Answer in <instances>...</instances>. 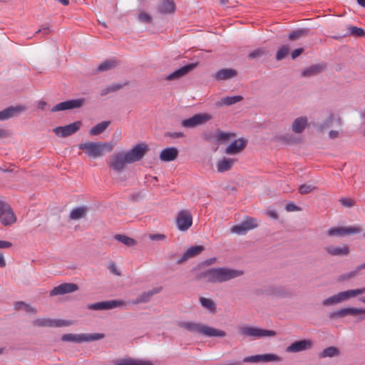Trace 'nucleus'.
Instances as JSON below:
<instances>
[{
	"label": "nucleus",
	"mask_w": 365,
	"mask_h": 365,
	"mask_svg": "<svg viewBox=\"0 0 365 365\" xmlns=\"http://www.w3.org/2000/svg\"><path fill=\"white\" fill-rule=\"evenodd\" d=\"M146 150L145 145L138 144L130 150L115 153L109 164L110 168L120 173L125 169L127 164L141 160L145 155Z\"/></svg>",
	"instance_id": "1"
},
{
	"label": "nucleus",
	"mask_w": 365,
	"mask_h": 365,
	"mask_svg": "<svg viewBox=\"0 0 365 365\" xmlns=\"http://www.w3.org/2000/svg\"><path fill=\"white\" fill-rule=\"evenodd\" d=\"M242 274V270L221 267L208 269L201 274V277L207 282L220 284L237 278Z\"/></svg>",
	"instance_id": "2"
},
{
	"label": "nucleus",
	"mask_w": 365,
	"mask_h": 365,
	"mask_svg": "<svg viewBox=\"0 0 365 365\" xmlns=\"http://www.w3.org/2000/svg\"><path fill=\"white\" fill-rule=\"evenodd\" d=\"M179 326L192 333H198L207 337H225L226 332L212 327L193 322H180Z\"/></svg>",
	"instance_id": "3"
},
{
	"label": "nucleus",
	"mask_w": 365,
	"mask_h": 365,
	"mask_svg": "<svg viewBox=\"0 0 365 365\" xmlns=\"http://www.w3.org/2000/svg\"><path fill=\"white\" fill-rule=\"evenodd\" d=\"M114 145L112 143L105 142H86L78 145V148L83 150L86 154L92 158L103 156L106 152L113 150Z\"/></svg>",
	"instance_id": "4"
},
{
	"label": "nucleus",
	"mask_w": 365,
	"mask_h": 365,
	"mask_svg": "<svg viewBox=\"0 0 365 365\" xmlns=\"http://www.w3.org/2000/svg\"><path fill=\"white\" fill-rule=\"evenodd\" d=\"M364 293L365 287L357 289H348L346 291L338 292L337 294L324 299L322 301V304L324 306L329 307L340 304L341 302L349 301Z\"/></svg>",
	"instance_id": "5"
},
{
	"label": "nucleus",
	"mask_w": 365,
	"mask_h": 365,
	"mask_svg": "<svg viewBox=\"0 0 365 365\" xmlns=\"http://www.w3.org/2000/svg\"><path fill=\"white\" fill-rule=\"evenodd\" d=\"M240 336L244 338H249L255 340L260 338L272 337L276 335V332L272 330L263 329L261 328L244 325L238 328Z\"/></svg>",
	"instance_id": "6"
},
{
	"label": "nucleus",
	"mask_w": 365,
	"mask_h": 365,
	"mask_svg": "<svg viewBox=\"0 0 365 365\" xmlns=\"http://www.w3.org/2000/svg\"><path fill=\"white\" fill-rule=\"evenodd\" d=\"M105 337L102 333L93 334H65L61 336V340L66 342L83 343L101 340Z\"/></svg>",
	"instance_id": "7"
},
{
	"label": "nucleus",
	"mask_w": 365,
	"mask_h": 365,
	"mask_svg": "<svg viewBox=\"0 0 365 365\" xmlns=\"http://www.w3.org/2000/svg\"><path fill=\"white\" fill-rule=\"evenodd\" d=\"M356 316L359 315V320L362 321L365 319V309L358 307H347L337 309L334 312H330L329 317L330 319L342 318L346 316Z\"/></svg>",
	"instance_id": "8"
},
{
	"label": "nucleus",
	"mask_w": 365,
	"mask_h": 365,
	"mask_svg": "<svg viewBox=\"0 0 365 365\" xmlns=\"http://www.w3.org/2000/svg\"><path fill=\"white\" fill-rule=\"evenodd\" d=\"M362 229L359 225L348 227H332L327 230L329 237H341L344 235H353L361 232Z\"/></svg>",
	"instance_id": "9"
},
{
	"label": "nucleus",
	"mask_w": 365,
	"mask_h": 365,
	"mask_svg": "<svg viewBox=\"0 0 365 365\" xmlns=\"http://www.w3.org/2000/svg\"><path fill=\"white\" fill-rule=\"evenodd\" d=\"M16 221L11 207L6 202L0 200V223L4 226L14 224Z\"/></svg>",
	"instance_id": "10"
},
{
	"label": "nucleus",
	"mask_w": 365,
	"mask_h": 365,
	"mask_svg": "<svg viewBox=\"0 0 365 365\" xmlns=\"http://www.w3.org/2000/svg\"><path fill=\"white\" fill-rule=\"evenodd\" d=\"M257 226V220L255 218L247 217L241 223L233 226L231 228V232L238 235H242L246 234L247 232L256 228Z\"/></svg>",
	"instance_id": "11"
},
{
	"label": "nucleus",
	"mask_w": 365,
	"mask_h": 365,
	"mask_svg": "<svg viewBox=\"0 0 365 365\" xmlns=\"http://www.w3.org/2000/svg\"><path fill=\"white\" fill-rule=\"evenodd\" d=\"M175 222L180 231H187L192 225V216L187 210H180L178 213Z\"/></svg>",
	"instance_id": "12"
},
{
	"label": "nucleus",
	"mask_w": 365,
	"mask_h": 365,
	"mask_svg": "<svg viewBox=\"0 0 365 365\" xmlns=\"http://www.w3.org/2000/svg\"><path fill=\"white\" fill-rule=\"evenodd\" d=\"M34 327H61L71 325V323L62 319H51L48 318H38L32 322Z\"/></svg>",
	"instance_id": "13"
},
{
	"label": "nucleus",
	"mask_w": 365,
	"mask_h": 365,
	"mask_svg": "<svg viewBox=\"0 0 365 365\" xmlns=\"http://www.w3.org/2000/svg\"><path fill=\"white\" fill-rule=\"evenodd\" d=\"M81 126V121H76L65 126H58L53 128L54 133L61 138H66L76 133Z\"/></svg>",
	"instance_id": "14"
},
{
	"label": "nucleus",
	"mask_w": 365,
	"mask_h": 365,
	"mask_svg": "<svg viewBox=\"0 0 365 365\" xmlns=\"http://www.w3.org/2000/svg\"><path fill=\"white\" fill-rule=\"evenodd\" d=\"M314 341L312 339H306L292 342L286 348L287 353H298L312 349Z\"/></svg>",
	"instance_id": "15"
},
{
	"label": "nucleus",
	"mask_w": 365,
	"mask_h": 365,
	"mask_svg": "<svg viewBox=\"0 0 365 365\" xmlns=\"http://www.w3.org/2000/svg\"><path fill=\"white\" fill-rule=\"evenodd\" d=\"M212 118L211 115L207 113L195 114L192 117L185 119L181 122V125L185 128H195L202 125L205 122Z\"/></svg>",
	"instance_id": "16"
},
{
	"label": "nucleus",
	"mask_w": 365,
	"mask_h": 365,
	"mask_svg": "<svg viewBox=\"0 0 365 365\" xmlns=\"http://www.w3.org/2000/svg\"><path fill=\"white\" fill-rule=\"evenodd\" d=\"M85 99L84 98H77V99H71L68 101H66L61 103H59L54 106L51 108L52 112H57L61 110H71L74 108H79L84 104Z\"/></svg>",
	"instance_id": "17"
},
{
	"label": "nucleus",
	"mask_w": 365,
	"mask_h": 365,
	"mask_svg": "<svg viewBox=\"0 0 365 365\" xmlns=\"http://www.w3.org/2000/svg\"><path fill=\"white\" fill-rule=\"evenodd\" d=\"M282 359L274 354H257L254 356H246L243 359L242 362L245 363H258V362H269V361H281Z\"/></svg>",
	"instance_id": "18"
},
{
	"label": "nucleus",
	"mask_w": 365,
	"mask_h": 365,
	"mask_svg": "<svg viewBox=\"0 0 365 365\" xmlns=\"http://www.w3.org/2000/svg\"><path fill=\"white\" fill-rule=\"evenodd\" d=\"M124 304L121 300H110L90 304L88 308L91 310H108L119 307Z\"/></svg>",
	"instance_id": "19"
},
{
	"label": "nucleus",
	"mask_w": 365,
	"mask_h": 365,
	"mask_svg": "<svg viewBox=\"0 0 365 365\" xmlns=\"http://www.w3.org/2000/svg\"><path fill=\"white\" fill-rule=\"evenodd\" d=\"M78 289L77 284L74 283H63L55 287L51 292L50 296L62 295L69 294L77 291Z\"/></svg>",
	"instance_id": "20"
},
{
	"label": "nucleus",
	"mask_w": 365,
	"mask_h": 365,
	"mask_svg": "<svg viewBox=\"0 0 365 365\" xmlns=\"http://www.w3.org/2000/svg\"><path fill=\"white\" fill-rule=\"evenodd\" d=\"M324 250L332 257H346L350 252L349 247L346 244L341 246L329 245Z\"/></svg>",
	"instance_id": "21"
},
{
	"label": "nucleus",
	"mask_w": 365,
	"mask_h": 365,
	"mask_svg": "<svg viewBox=\"0 0 365 365\" xmlns=\"http://www.w3.org/2000/svg\"><path fill=\"white\" fill-rule=\"evenodd\" d=\"M26 110V107L21 105L10 106L0 111V120H6L18 115Z\"/></svg>",
	"instance_id": "22"
},
{
	"label": "nucleus",
	"mask_w": 365,
	"mask_h": 365,
	"mask_svg": "<svg viewBox=\"0 0 365 365\" xmlns=\"http://www.w3.org/2000/svg\"><path fill=\"white\" fill-rule=\"evenodd\" d=\"M195 66H196L195 63H190V64L185 65V66H182V68L175 71L172 73L166 76L165 77V79L167 81H172V80L178 79V78L185 76V74H187L192 70H193L195 68Z\"/></svg>",
	"instance_id": "23"
},
{
	"label": "nucleus",
	"mask_w": 365,
	"mask_h": 365,
	"mask_svg": "<svg viewBox=\"0 0 365 365\" xmlns=\"http://www.w3.org/2000/svg\"><path fill=\"white\" fill-rule=\"evenodd\" d=\"M247 141L243 138H239L234 140L225 149V153L227 155H235L240 153L246 145Z\"/></svg>",
	"instance_id": "24"
},
{
	"label": "nucleus",
	"mask_w": 365,
	"mask_h": 365,
	"mask_svg": "<svg viewBox=\"0 0 365 365\" xmlns=\"http://www.w3.org/2000/svg\"><path fill=\"white\" fill-rule=\"evenodd\" d=\"M308 125V118L306 116H299L295 118L292 124V130L296 134L302 133Z\"/></svg>",
	"instance_id": "25"
},
{
	"label": "nucleus",
	"mask_w": 365,
	"mask_h": 365,
	"mask_svg": "<svg viewBox=\"0 0 365 365\" xmlns=\"http://www.w3.org/2000/svg\"><path fill=\"white\" fill-rule=\"evenodd\" d=\"M178 155V150L175 147H168L163 149L160 153V159L163 162L174 160Z\"/></svg>",
	"instance_id": "26"
},
{
	"label": "nucleus",
	"mask_w": 365,
	"mask_h": 365,
	"mask_svg": "<svg viewBox=\"0 0 365 365\" xmlns=\"http://www.w3.org/2000/svg\"><path fill=\"white\" fill-rule=\"evenodd\" d=\"M114 365H154V364L148 360L125 358L116 361Z\"/></svg>",
	"instance_id": "27"
},
{
	"label": "nucleus",
	"mask_w": 365,
	"mask_h": 365,
	"mask_svg": "<svg viewBox=\"0 0 365 365\" xmlns=\"http://www.w3.org/2000/svg\"><path fill=\"white\" fill-rule=\"evenodd\" d=\"M237 75V71L233 68H222L214 74L216 80L225 81L234 78Z\"/></svg>",
	"instance_id": "28"
},
{
	"label": "nucleus",
	"mask_w": 365,
	"mask_h": 365,
	"mask_svg": "<svg viewBox=\"0 0 365 365\" xmlns=\"http://www.w3.org/2000/svg\"><path fill=\"white\" fill-rule=\"evenodd\" d=\"M160 287H156L148 292H143L135 301H133V304L145 303L150 300L151 297L161 291Z\"/></svg>",
	"instance_id": "29"
},
{
	"label": "nucleus",
	"mask_w": 365,
	"mask_h": 365,
	"mask_svg": "<svg viewBox=\"0 0 365 365\" xmlns=\"http://www.w3.org/2000/svg\"><path fill=\"white\" fill-rule=\"evenodd\" d=\"M324 68V65H323V64H319V63L314 64V65H312L310 66L305 68L303 70L302 75L304 77L313 76H315V75L319 73L320 72H322Z\"/></svg>",
	"instance_id": "30"
},
{
	"label": "nucleus",
	"mask_w": 365,
	"mask_h": 365,
	"mask_svg": "<svg viewBox=\"0 0 365 365\" xmlns=\"http://www.w3.org/2000/svg\"><path fill=\"white\" fill-rule=\"evenodd\" d=\"M175 11V3L173 0H163L158 6V11L161 14H168Z\"/></svg>",
	"instance_id": "31"
},
{
	"label": "nucleus",
	"mask_w": 365,
	"mask_h": 365,
	"mask_svg": "<svg viewBox=\"0 0 365 365\" xmlns=\"http://www.w3.org/2000/svg\"><path fill=\"white\" fill-rule=\"evenodd\" d=\"M235 163L234 159L224 158L217 163V170L219 173H224L231 169Z\"/></svg>",
	"instance_id": "32"
},
{
	"label": "nucleus",
	"mask_w": 365,
	"mask_h": 365,
	"mask_svg": "<svg viewBox=\"0 0 365 365\" xmlns=\"http://www.w3.org/2000/svg\"><path fill=\"white\" fill-rule=\"evenodd\" d=\"M110 122L109 120L102 121L95 126H93L90 130L89 134L91 135H98L103 133L106 128L109 126Z\"/></svg>",
	"instance_id": "33"
},
{
	"label": "nucleus",
	"mask_w": 365,
	"mask_h": 365,
	"mask_svg": "<svg viewBox=\"0 0 365 365\" xmlns=\"http://www.w3.org/2000/svg\"><path fill=\"white\" fill-rule=\"evenodd\" d=\"M86 212L87 208L86 207H78L71 210L69 217L73 220L82 219L86 217Z\"/></svg>",
	"instance_id": "34"
},
{
	"label": "nucleus",
	"mask_w": 365,
	"mask_h": 365,
	"mask_svg": "<svg viewBox=\"0 0 365 365\" xmlns=\"http://www.w3.org/2000/svg\"><path fill=\"white\" fill-rule=\"evenodd\" d=\"M200 304L203 308H205V309L208 310L210 312H214L216 309L215 302L210 298L200 297Z\"/></svg>",
	"instance_id": "35"
},
{
	"label": "nucleus",
	"mask_w": 365,
	"mask_h": 365,
	"mask_svg": "<svg viewBox=\"0 0 365 365\" xmlns=\"http://www.w3.org/2000/svg\"><path fill=\"white\" fill-rule=\"evenodd\" d=\"M267 293L269 295H272L277 297H282L286 294V292L282 287L274 286L270 287L267 290Z\"/></svg>",
	"instance_id": "36"
},
{
	"label": "nucleus",
	"mask_w": 365,
	"mask_h": 365,
	"mask_svg": "<svg viewBox=\"0 0 365 365\" xmlns=\"http://www.w3.org/2000/svg\"><path fill=\"white\" fill-rule=\"evenodd\" d=\"M339 354V349L335 346H329L324 349L319 354V357L326 358V357H334L335 356H338Z\"/></svg>",
	"instance_id": "37"
},
{
	"label": "nucleus",
	"mask_w": 365,
	"mask_h": 365,
	"mask_svg": "<svg viewBox=\"0 0 365 365\" xmlns=\"http://www.w3.org/2000/svg\"><path fill=\"white\" fill-rule=\"evenodd\" d=\"M114 238L118 242L129 247L133 246L135 244V240L134 239L124 235H115Z\"/></svg>",
	"instance_id": "38"
},
{
	"label": "nucleus",
	"mask_w": 365,
	"mask_h": 365,
	"mask_svg": "<svg viewBox=\"0 0 365 365\" xmlns=\"http://www.w3.org/2000/svg\"><path fill=\"white\" fill-rule=\"evenodd\" d=\"M116 66V61L115 60H108L98 65L97 70L98 71H106L110 70Z\"/></svg>",
	"instance_id": "39"
},
{
	"label": "nucleus",
	"mask_w": 365,
	"mask_h": 365,
	"mask_svg": "<svg viewBox=\"0 0 365 365\" xmlns=\"http://www.w3.org/2000/svg\"><path fill=\"white\" fill-rule=\"evenodd\" d=\"M307 34H308V29H298V30L292 31L289 34V38L292 41L297 40V39L300 38L302 36H307Z\"/></svg>",
	"instance_id": "40"
},
{
	"label": "nucleus",
	"mask_w": 365,
	"mask_h": 365,
	"mask_svg": "<svg viewBox=\"0 0 365 365\" xmlns=\"http://www.w3.org/2000/svg\"><path fill=\"white\" fill-rule=\"evenodd\" d=\"M242 100L241 96H227L221 100V103L226 106H231Z\"/></svg>",
	"instance_id": "41"
},
{
	"label": "nucleus",
	"mask_w": 365,
	"mask_h": 365,
	"mask_svg": "<svg viewBox=\"0 0 365 365\" xmlns=\"http://www.w3.org/2000/svg\"><path fill=\"white\" fill-rule=\"evenodd\" d=\"M289 48L287 45H283L279 48L276 53V59L281 61L284 59L289 53Z\"/></svg>",
	"instance_id": "42"
},
{
	"label": "nucleus",
	"mask_w": 365,
	"mask_h": 365,
	"mask_svg": "<svg viewBox=\"0 0 365 365\" xmlns=\"http://www.w3.org/2000/svg\"><path fill=\"white\" fill-rule=\"evenodd\" d=\"M235 134L232 133H225L222 131H217V140L218 142H227L230 138H234Z\"/></svg>",
	"instance_id": "43"
},
{
	"label": "nucleus",
	"mask_w": 365,
	"mask_h": 365,
	"mask_svg": "<svg viewBox=\"0 0 365 365\" xmlns=\"http://www.w3.org/2000/svg\"><path fill=\"white\" fill-rule=\"evenodd\" d=\"M266 54V49L258 48L250 52L248 56L250 59H258Z\"/></svg>",
	"instance_id": "44"
},
{
	"label": "nucleus",
	"mask_w": 365,
	"mask_h": 365,
	"mask_svg": "<svg viewBox=\"0 0 365 365\" xmlns=\"http://www.w3.org/2000/svg\"><path fill=\"white\" fill-rule=\"evenodd\" d=\"M203 250L204 247L201 245L191 247L186 250L187 255H188L190 258L193 257L198 255Z\"/></svg>",
	"instance_id": "45"
},
{
	"label": "nucleus",
	"mask_w": 365,
	"mask_h": 365,
	"mask_svg": "<svg viewBox=\"0 0 365 365\" xmlns=\"http://www.w3.org/2000/svg\"><path fill=\"white\" fill-rule=\"evenodd\" d=\"M121 87H122V86L120 84H112V85H110V86H107L106 88H105L104 89H103L101 91V96H106V95H107L109 93L118 91Z\"/></svg>",
	"instance_id": "46"
},
{
	"label": "nucleus",
	"mask_w": 365,
	"mask_h": 365,
	"mask_svg": "<svg viewBox=\"0 0 365 365\" xmlns=\"http://www.w3.org/2000/svg\"><path fill=\"white\" fill-rule=\"evenodd\" d=\"M21 308H24L26 312L31 313V314L36 313V308L31 307L30 305H29L23 302H19L16 304V309H21Z\"/></svg>",
	"instance_id": "47"
},
{
	"label": "nucleus",
	"mask_w": 365,
	"mask_h": 365,
	"mask_svg": "<svg viewBox=\"0 0 365 365\" xmlns=\"http://www.w3.org/2000/svg\"><path fill=\"white\" fill-rule=\"evenodd\" d=\"M333 122V117L331 115L329 118H327L323 123H319L317 125V131L322 132L325 128L329 127L331 125Z\"/></svg>",
	"instance_id": "48"
},
{
	"label": "nucleus",
	"mask_w": 365,
	"mask_h": 365,
	"mask_svg": "<svg viewBox=\"0 0 365 365\" xmlns=\"http://www.w3.org/2000/svg\"><path fill=\"white\" fill-rule=\"evenodd\" d=\"M350 34L355 36H365V31L357 26H350L349 28Z\"/></svg>",
	"instance_id": "49"
},
{
	"label": "nucleus",
	"mask_w": 365,
	"mask_h": 365,
	"mask_svg": "<svg viewBox=\"0 0 365 365\" xmlns=\"http://www.w3.org/2000/svg\"><path fill=\"white\" fill-rule=\"evenodd\" d=\"M358 273H359L358 271L355 268L354 270H352V271H351L349 272L344 273V274H341L339 277V279L340 281H347V280H349L351 278L355 277L358 274Z\"/></svg>",
	"instance_id": "50"
},
{
	"label": "nucleus",
	"mask_w": 365,
	"mask_h": 365,
	"mask_svg": "<svg viewBox=\"0 0 365 365\" xmlns=\"http://www.w3.org/2000/svg\"><path fill=\"white\" fill-rule=\"evenodd\" d=\"M314 189H315V187L312 185L304 184V185H302L299 186V192L302 195H305V194L311 192Z\"/></svg>",
	"instance_id": "51"
},
{
	"label": "nucleus",
	"mask_w": 365,
	"mask_h": 365,
	"mask_svg": "<svg viewBox=\"0 0 365 365\" xmlns=\"http://www.w3.org/2000/svg\"><path fill=\"white\" fill-rule=\"evenodd\" d=\"M151 19L152 18H151L150 15H149L148 14L145 13V11H141L138 15V19L140 22L150 23V21H151Z\"/></svg>",
	"instance_id": "52"
},
{
	"label": "nucleus",
	"mask_w": 365,
	"mask_h": 365,
	"mask_svg": "<svg viewBox=\"0 0 365 365\" xmlns=\"http://www.w3.org/2000/svg\"><path fill=\"white\" fill-rule=\"evenodd\" d=\"M339 201L344 207H350L354 205V201L349 198H341Z\"/></svg>",
	"instance_id": "53"
},
{
	"label": "nucleus",
	"mask_w": 365,
	"mask_h": 365,
	"mask_svg": "<svg viewBox=\"0 0 365 365\" xmlns=\"http://www.w3.org/2000/svg\"><path fill=\"white\" fill-rule=\"evenodd\" d=\"M286 210L288 212L299 211L300 208L297 207L294 203L289 202L286 205Z\"/></svg>",
	"instance_id": "54"
},
{
	"label": "nucleus",
	"mask_w": 365,
	"mask_h": 365,
	"mask_svg": "<svg viewBox=\"0 0 365 365\" xmlns=\"http://www.w3.org/2000/svg\"><path fill=\"white\" fill-rule=\"evenodd\" d=\"M149 237L151 240H163L166 237L163 234H155L150 235Z\"/></svg>",
	"instance_id": "55"
},
{
	"label": "nucleus",
	"mask_w": 365,
	"mask_h": 365,
	"mask_svg": "<svg viewBox=\"0 0 365 365\" xmlns=\"http://www.w3.org/2000/svg\"><path fill=\"white\" fill-rule=\"evenodd\" d=\"M303 51H304V49L302 48H297V49L294 50L291 53L292 58H293V59L296 58L299 55H301L303 53Z\"/></svg>",
	"instance_id": "56"
},
{
	"label": "nucleus",
	"mask_w": 365,
	"mask_h": 365,
	"mask_svg": "<svg viewBox=\"0 0 365 365\" xmlns=\"http://www.w3.org/2000/svg\"><path fill=\"white\" fill-rule=\"evenodd\" d=\"M50 29L48 26H43L42 27L41 29H38L37 31H36V34L37 33H42L43 35H47L50 33Z\"/></svg>",
	"instance_id": "57"
},
{
	"label": "nucleus",
	"mask_w": 365,
	"mask_h": 365,
	"mask_svg": "<svg viewBox=\"0 0 365 365\" xmlns=\"http://www.w3.org/2000/svg\"><path fill=\"white\" fill-rule=\"evenodd\" d=\"M11 246V243L8 241L0 240V249L9 248Z\"/></svg>",
	"instance_id": "58"
},
{
	"label": "nucleus",
	"mask_w": 365,
	"mask_h": 365,
	"mask_svg": "<svg viewBox=\"0 0 365 365\" xmlns=\"http://www.w3.org/2000/svg\"><path fill=\"white\" fill-rule=\"evenodd\" d=\"M109 269L110 270V272H112L113 274H116V275H120V272H118L116 269V267L115 265L112 263L110 264L109 266Z\"/></svg>",
	"instance_id": "59"
},
{
	"label": "nucleus",
	"mask_w": 365,
	"mask_h": 365,
	"mask_svg": "<svg viewBox=\"0 0 365 365\" xmlns=\"http://www.w3.org/2000/svg\"><path fill=\"white\" fill-rule=\"evenodd\" d=\"M190 257L188 255H187V252H185L182 256L178 260V264H180V263H182L183 262L186 261L187 259H188Z\"/></svg>",
	"instance_id": "60"
},
{
	"label": "nucleus",
	"mask_w": 365,
	"mask_h": 365,
	"mask_svg": "<svg viewBox=\"0 0 365 365\" xmlns=\"http://www.w3.org/2000/svg\"><path fill=\"white\" fill-rule=\"evenodd\" d=\"M339 135V132L336 130H331L329 133V137L331 139H334L337 138Z\"/></svg>",
	"instance_id": "61"
},
{
	"label": "nucleus",
	"mask_w": 365,
	"mask_h": 365,
	"mask_svg": "<svg viewBox=\"0 0 365 365\" xmlns=\"http://www.w3.org/2000/svg\"><path fill=\"white\" fill-rule=\"evenodd\" d=\"M46 106V103L43 101H40L38 103V108H39L41 110L45 109Z\"/></svg>",
	"instance_id": "62"
},
{
	"label": "nucleus",
	"mask_w": 365,
	"mask_h": 365,
	"mask_svg": "<svg viewBox=\"0 0 365 365\" xmlns=\"http://www.w3.org/2000/svg\"><path fill=\"white\" fill-rule=\"evenodd\" d=\"M6 266V261L4 255L0 253V267H4Z\"/></svg>",
	"instance_id": "63"
},
{
	"label": "nucleus",
	"mask_w": 365,
	"mask_h": 365,
	"mask_svg": "<svg viewBox=\"0 0 365 365\" xmlns=\"http://www.w3.org/2000/svg\"><path fill=\"white\" fill-rule=\"evenodd\" d=\"M356 270L358 271V272L364 269H365V262L358 265L356 267Z\"/></svg>",
	"instance_id": "64"
}]
</instances>
